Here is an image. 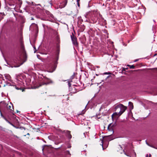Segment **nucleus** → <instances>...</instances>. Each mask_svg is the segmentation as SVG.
<instances>
[{
  "instance_id": "obj_1",
  "label": "nucleus",
  "mask_w": 157,
  "mask_h": 157,
  "mask_svg": "<svg viewBox=\"0 0 157 157\" xmlns=\"http://www.w3.org/2000/svg\"><path fill=\"white\" fill-rule=\"evenodd\" d=\"M16 80L18 82L17 85H14L13 84H12L9 82L6 83V85L8 86H14L16 89L17 90H22V91H23L24 90L22 89L23 86H25V83L24 81L26 82L25 78L21 75H16Z\"/></svg>"
},
{
  "instance_id": "obj_2",
  "label": "nucleus",
  "mask_w": 157,
  "mask_h": 157,
  "mask_svg": "<svg viewBox=\"0 0 157 157\" xmlns=\"http://www.w3.org/2000/svg\"><path fill=\"white\" fill-rule=\"evenodd\" d=\"M118 108L120 109V111L119 112L120 115H121L126 109V107L121 104H119L117 105L115 108L116 110Z\"/></svg>"
},
{
  "instance_id": "obj_3",
  "label": "nucleus",
  "mask_w": 157,
  "mask_h": 157,
  "mask_svg": "<svg viewBox=\"0 0 157 157\" xmlns=\"http://www.w3.org/2000/svg\"><path fill=\"white\" fill-rule=\"evenodd\" d=\"M43 82L41 83L40 86L53 83V82L51 79L46 77H43Z\"/></svg>"
},
{
  "instance_id": "obj_4",
  "label": "nucleus",
  "mask_w": 157,
  "mask_h": 157,
  "mask_svg": "<svg viewBox=\"0 0 157 157\" xmlns=\"http://www.w3.org/2000/svg\"><path fill=\"white\" fill-rule=\"evenodd\" d=\"M71 38L73 44L75 46H78V43L77 42V38L74 36H72L71 35Z\"/></svg>"
},
{
  "instance_id": "obj_5",
  "label": "nucleus",
  "mask_w": 157,
  "mask_h": 157,
  "mask_svg": "<svg viewBox=\"0 0 157 157\" xmlns=\"http://www.w3.org/2000/svg\"><path fill=\"white\" fill-rule=\"evenodd\" d=\"M90 19L91 20L90 21L91 23H95L98 20V18L97 17L94 15V17L93 16L91 17Z\"/></svg>"
},
{
  "instance_id": "obj_6",
  "label": "nucleus",
  "mask_w": 157,
  "mask_h": 157,
  "mask_svg": "<svg viewBox=\"0 0 157 157\" xmlns=\"http://www.w3.org/2000/svg\"><path fill=\"white\" fill-rule=\"evenodd\" d=\"M66 133V136L69 139L72 138V136L70 133V132L69 131L67 130L65 131Z\"/></svg>"
},
{
  "instance_id": "obj_7",
  "label": "nucleus",
  "mask_w": 157,
  "mask_h": 157,
  "mask_svg": "<svg viewBox=\"0 0 157 157\" xmlns=\"http://www.w3.org/2000/svg\"><path fill=\"white\" fill-rule=\"evenodd\" d=\"M103 138L104 140L105 139H106V140L108 141H110L113 139V138L111 136H108L105 137H104Z\"/></svg>"
},
{
  "instance_id": "obj_8",
  "label": "nucleus",
  "mask_w": 157,
  "mask_h": 157,
  "mask_svg": "<svg viewBox=\"0 0 157 157\" xmlns=\"http://www.w3.org/2000/svg\"><path fill=\"white\" fill-rule=\"evenodd\" d=\"M54 61L55 62V63H57V61L59 59V54L57 53L56 54L55 56L54 57Z\"/></svg>"
},
{
  "instance_id": "obj_9",
  "label": "nucleus",
  "mask_w": 157,
  "mask_h": 157,
  "mask_svg": "<svg viewBox=\"0 0 157 157\" xmlns=\"http://www.w3.org/2000/svg\"><path fill=\"white\" fill-rule=\"evenodd\" d=\"M4 75L6 79L8 80V81H10L11 80V77L8 74H5Z\"/></svg>"
},
{
  "instance_id": "obj_10",
  "label": "nucleus",
  "mask_w": 157,
  "mask_h": 157,
  "mask_svg": "<svg viewBox=\"0 0 157 157\" xmlns=\"http://www.w3.org/2000/svg\"><path fill=\"white\" fill-rule=\"evenodd\" d=\"M128 105L130 107V109H132L133 108V104L132 102H131L129 101L128 102Z\"/></svg>"
},
{
  "instance_id": "obj_11",
  "label": "nucleus",
  "mask_w": 157,
  "mask_h": 157,
  "mask_svg": "<svg viewBox=\"0 0 157 157\" xmlns=\"http://www.w3.org/2000/svg\"><path fill=\"white\" fill-rule=\"evenodd\" d=\"M78 22L81 23L83 21V20L82 19L81 17H78Z\"/></svg>"
},
{
  "instance_id": "obj_12",
  "label": "nucleus",
  "mask_w": 157,
  "mask_h": 157,
  "mask_svg": "<svg viewBox=\"0 0 157 157\" xmlns=\"http://www.w3.org/2000/svg\"><path fill=\"white\" fill-rule=\"evenodd\" d=\"M128 66L129 67L130 69H134L135 68V66L134 65H128Z\"/></svg>"
},
{
  "instance_id": "obj_13",
  "label": "nucleus",
  "mask_w": 157,
  "mask_h": 157,
  "mask_svg": "<svg viewBox=\"0 0 157 157\" xmlns=\"http://www.w3.org/2000/svg\"><path fill=\"white\" fill-rule=\"evenodd\" d=\"M119 114L120 113H119V112H118V113H117V112L114 113H113L112 115V117H113V115L120 116V115Z\"/></svg>"
},
{
  "instance_id": "obj_14",
  "label": "nucleus",
  "mask_w": 157,
  "mask_h": 157,
  "mask_svg": "<svg viewBox=\"0 0 157 157\" xmlns=\"http://www.w3.org/2000/svg\"><path fill=\"white\" fill-rule=\"evenodd\" d=\"M128 0H120V1L125 4L127 3V1Z\"/></svg>"
},
{
  "instance_id": "obj_15",
  "label": "nucleus",
  "mask_w": 157,
  "mask_h": 157,
  "mask_svg": "<svg viewBox=\"0 0 157 157\" xmlns=\"http://www.w3.org/2000/svg\"><path fill=\"white\" fill-rule=\"evenodd\" d=\"M48 17H51L52 18H53L54 19V17L53 16V15L51 13H50L49 15H48Z\"/></svg>"
},
{
  "instance_id": "obj_16",
  "label": "nucleus",
  "mask_w": 157,
  "mask_h": 157,
  "mask_svg": "<svg viewBox=\"0 0 157 157\" xmlns=\"http://www.w3.org/2000/svg\"><path fill=\"white\" fill-rule=\"evenodd\" d=\"M124 154L125 155L127 156L131 157V156L130 155V154H129V153H127L126 152H124Z\"/></svg>"
},
{
  "instance_id": "obj_17",
  "label": "nucleus",
  "mask_w": 157,
  "mask_h": 157,
  "mask_svg": "<svg viewBox=\"0 0 157 157\" xmlns=\"http://www.w3.org/2000/svg\"><path fill=\"white\" fill-rule=\"evenodd\" d=\"M7 108L8 109H10V110H12V109H11V106L8 105H7Z\"/></svg>"
},
{
  "instance_id": "obj_18",
  "label": "nucleus",
  "mask_w": 157,
  "mask_h": 157,
  "mask_svg": "<svg viewBox=\"0 0 157 157\" xmlns=\"http://www.w3.org/2000/svg\"><path fill=\"white\" fill-rule=\"evenodd\" d=\"M75 75V73H74L73 75L71 76V79H73L74 78V77Z\"/></svg>"
},
{
  "instance_id": "obj_19",
  "label": "nucleus",
  "mask_w": 157,
  "mask_h": 157,
  "mask_svg": "<svg viewBox=\"0 0 157 157\" xmlns=\"http://www.w3.org/2000/svg\"><path fill=\"white\" fill-rule=\"evenodd\" d=\"M6 121L8 123L10 124H11V125L13 126V124H12L11 123H10L8 120L7 119H6Z\"/></svg>"
},
{
  "instance_id": "obj_20",
  "label": "nucleus",
  "mask_w": 157,
  "mask_h": 157,
  "mask_svg": "<svg viewBox=\"0 0 157 157\" xmlns=\"http://www.w3.org/2000/svg\"><path fill=\"white\" fill-rule=\"evenodd\" d=\"M66 153L67 154H68L69 155H71V154L70 153V152L69 151H66Z\"/></svg>"
},
{
  "instance_id": "obj_21",
  "label": "nucleus",
  "mask_w": 157,
  "mask_h": 157,
  "mask_svg": "<svg viewBox=\"0 0 157 157\" xmlns=\"http://www.w3.org/2000/svg\"><path fill=\"white\" fill-rule=\"evenodd\" d=\"M46 13L48 15H49V14L51 13L49 11H47L46 12Z\"/></svg>"
},
{
  "instance_id": "obj_22",
  "label": "nucleus",
  "mask_w": 157,
  "mask_h": 157,
  "mask_svg": "<svg viewBox=\"0 0 157 157\" xmlns=\"http://www.w3.org/2000/svg\"><path fill=\"white\" fill-rule=\"evenodd\" d=\"M42 25L44 29H45V26L47 27V26H46V25L44 24H42Z\"/></svg>"
},
{
  "instance_id": "obj_23",
  "label": "nucleus",
  "mask_w": 157,
  "mask_h": 157,
  "mask_svg": "<svg viewBox=\"0 0 157 157\" xmlns=\"http://www.w3.org/2000/svg\"><path fill=\"white\" fill-rule=\"evenodd\" d=\"M21 48L22 49H24V46H23V44H21Z\"/></svg>"
},
{
  "instance_id": "obj_24",
  "label": "nucleus",
  "mask_w": 157,
  "mask_h": 157,
  "mask_svg": "<svg viewBox=\"0 0 157 157\" xmlns=\"http://www.w3.org/2000/svg\"><path fill=\"white\" fill-rule=\"evenodd\" d=\"M86 111L85 110H83L82 111V113L81 114H84L85 112Z\"/></svg>"
},
{
  "instance_id": "obj_25",
  "label": "nucleus",
  "mask_w": 157,
  "mask_h": 157,
  "mask_svg": "<svg viewBox=\"0 0 157 157\" xmlns=\"http://www.w3.org/2000/svg\"><path fill=\"white\" fill-rule=\"evenodd\" d=\"M101 143H102V144H101V145L102 146L103 149H104V147H103V140H101Z\"/></svg>"
},
{
  "instance_id": "obj_26",
  "label": "nucleus",
  "mask_w": 157,
  "mask_h": 157,
  "mask_svg": "<svg viewBox=\"0 0 157 157\" xmlns=\"http://www.w3.org/2000/svg\"><path fill=\"white\" fill-rule=\"evenodd\" d=\"M33 48H34V53H36V49L35 47L34 46L33 47Z\"/></svg>"
},
{
  "instance_id": "obj_27",
  "label": "nucleus",
  "mask_w": 157,
  "mask_h": 157,
  "mask_svg": "<svg viewBox=\"0 0 157 157\" xmlns=\"http://www.w3.org/2000/svg\"><path fill=\"white\" fill-rule=\"evenodd\" d=\"M68 82V86L69 87H70L71 86V83H70V82Z\"/></svg>"
},
{
  "instance_id": "obj_28",
  "label": "nucleus",
  "mask_w": 157,
  "mask_h": 157,
  "mask_svg": "<svg viewBox=\"0 0 157 157\" xmlns=\"http://www.w3.org/2000/svg\"><path fill=\"white\" fill-rule=\"evenodd\" d=\"M79 0H77V4H78V6H80V5L78 3V1H79Z\"/></svg>"
},
{
  "instance_id": "obj_29",
  "label": "nucleus",
  "mask_w": 157,
  "mask_h": 157,
  "mask_svg": "<svg viewBox=\"0 0 157 157\" xmlns=\"http://www.w3.org/2000/svg\"><path fill=\"white\" fill-rule=\"evenodd\" d=\"M0 113H1V117H4V116L2 115V114L1 112V111L0 110Z\"/></svg>"
},
{
  "instance_id": "obj_30",
  "label": "nucleus",
  "mask_w": 157,
  "mask_h": 157,
  "mask_svg": "<svg viewBox=\"0 0 157 157\" xmlns=\"http://www.w3.org/2000/svg\"><path fill=\"white\" fill-rule=\"evenodd\" d=\"M49 21L51 22H54V20H53V19H51V20H49Z\"/></svg>"
},
{
  "instance_id": "obj_31",
  "label": "nucleus",
  "mask_w": 157,
  "mask_h": 157,
  "mask_svg": "<svg viewBox=\"0 0 157 157\" xmlns=\"http://www.w3.org/2000/svg\"><path fill=\"white\" fill-rule=\"evenodd\" d=\"M99 16L100 17H101V18H102V16L100 14H99Z\"/></svg>"
},
{
  "instance_id": "obj_32",
  "label": "nucleus",
  "mask_w": 157,
  "mask_h": 157,
  "mask_svg": "<svg viewBox=\"0 0 157 157\" xmlns=\"http://www.w3.org/2000/svg\"><path fill=\"white\" fill-rule=\"evenodd\" d=\"M138 60H139L138 59H136L134 60V62H136Z\"/></svg>"
},
{
  "instance_id": "obj_33",
  "label": "nucleus",
  "mask_w": 157,
  "mask_h": 157,
  "mask_svg": "<svg viewBox=\"0 0 157 157\" xmlns=\"http://www.w3.org/2000/svg\"><path fill=\"white\" fill-rule=\"evenodd\" d=\"M104 74H105V75H106V74H108V73L107 72H105V73H104Z\"/></svg>"
},
{
  "instance_id": "obj_34",
  "label": "nucleus",
  "mask_w": 157,
  "mask_h": 157,
  "mask_svg": "<svg viewBox=\"0 0 157 157\" xmlns=\"http://www.w3.org/2000/svg\"><path fill=\"white\" fill-rule=\"evenodd\" d=\"M112 1L113 2V3H114V2H115V0H112Z\"/></svg>"
},
{
  "instance_id": "obj_35",
  "label": "nucleus",
  "mask_w": 157,
  "mask_h": 157,
  "mask_svg": "<svg viewBox=\"0 0 157 157\" xmlns=\"http://www.w3.org/2000/svg\"><path fill=\"white\" fill-rule=\"evenodd\" d=\"M5 120H6L7 119L6 118H5L4 117H3Z\"/></svg>"
},
{
  "instance_id": "obj_36",
  "label": "nucleus",
  "mask_w": 157,
  "mask_h": 157,
  "mask_svg": "<svg viewBox=\"0 0 157 157\" xmlns=\"http://www.w3.org/2000/svg\"><path fill=\"white\" fill-rule=\"evenodd\" d=\"M71 147V146H69L68 147V148H70Z\"/></svg>"
},
{
  "instance_id": "obj_37",
  "label": "nucleus",
  "mask_w": 157,
  "mask_h": 157,
  "mask_svg": "<svg viewBox=\"0 0 157 157\" xmlns=\"http://www.w3.org/2000/svg\"><path fill=\"white\" fill-rule=\"evenodd\" d=\"M123 44L125 46H126V45H127V44Z\"/></svg>"
},
{
  "instance_id": "obj_38",
  "label": "nucleus",
  "mask_w": 157,
  "mask_h": 157,
  "mask_svg": "<svg viewBox=\"0 0 157 157\" xmlns=\"http://www.w3.org/2000/svg\"><path fill=\"white\" fill-rule=\"evenodd\" d=\"M49 3H50V4L51 5H52V2H51V1H50V2H49Z\"/></svg>"
},
{
  "instance_id": "obj_39",
  "label": "nucleus",
  "mask_w": 157,
  "mask_h": 157,
  "mask_svg": "<svg viewBox=\"0 0 157 157\" xmlns=\"http://www.w3.org/2000/svg\"><path fill=\"white\" fill-rule=\"evenodd\" d=\"M61 147V146H60V147H57V148H56V149H58V148H60Z\"/></svg>"
},
{
  "instance_id": "obj_40",
  "label": "nucleus",
  "mask_w": 157,
  "mask_h": 157,
  "mask_svg": "<svg viewBox=\"0 0 157 157\" xmlns=\"http://www.w3.org/2000/svg\"><path fill=\"white\" fill-rule=\"evenodd\" d=\"M134 154H135V157H136V153L135 152H134Z\"/></svg>"
},
{
  "instance_id": "obj_41",
  "label": "nucleus",
  "mask_w": 157,
  "mask_h": 157,
  "mask_svg": "<svg viewBox=\"0 0 157 157\" xmlns=\"http://www.w3.org/2000/svg\"><path fill=\"white\" fill-rule=\"evenodd\" d=\"M41 19L42 20H45V19H43V18H41Z\"/></svg>"
},
{
  "instance_id": "obj_42",
  "label": "nucleus",
  "mask_w": 157,
  "mask_h": 157,
  "mask_svg": "<svg viewBox=\"0 0 157 157\" xmlns=\"http://www.w3.org/2000/svg\"><path fill=\"white\" fill-rule=\"evenodd\" d=\"M55 144H58V143H57V142H55Z\"/></svg>"
},
{
  "instance_id": "obj_43",
  "label": "nucleus",
  "mask_w": 157,
  "mask_h": 157,
  "mask_svg": "<svg viewBox=\"0 0 157 157\" xmlns=\"http://www.w3.org/2000/svg\"><path fill=\"white\" fill-rule=\"evenodd\" d=\"M151 154H149V157H151Z\"/></svg>"
},
{
  "instance_id": "obj_44",
  "label": "nucleus",
  "mask_w": 157,
  "mask_h": 157,
  "mask_svg": "<svg viewBox=\"0 0 157 157\" xmlns=\"http://www.w3.org/2000/svg\"><path fill=\"white\" fill-rule=\"evenodd\" d=\"M146 144H147V145H149L148 144L147 142H146Z\"/></svg>"
},
{
  "instance_id": "obj_45",
  "label": "nucleus",
  "mask_w": 157,
  "mask_h": 157,
  "mask_svg": "<svg viewBox=\"0 0 157 157\" xmlns=\"http://www.w3.org/2000/svg\"><path fill=\"white\" fill-rule=\"evenodd\" d=\"M27 135H29V133H28L27 134Z\"/></svg>"
},
{
  "instance_id": "obj_46",
  "label": "nucleus",
  "mask_w": 157,
  "mask_h": 157,
  "mask_svg": "<svg viewBox=\"0 0 157 157\" xmlns=\"http://www.w3.org/2000/svg\"><path fill=\"white\" fill-rule=\"evenodd\" d=\"M151 147H153L154 148H155V149H156L155 147H154L153 146H151Z\"/></svg>"
},
{
  "instance_id": "obj_47",
  "label": "nucleus",
  "mask_w": 157,
  "mask_h": 157,
  "mask_svg": "<svg viewBox=\"0 0 157 157\" xmlns=\"http://www.w3.org/2000/svg\"><path fill=\"white\" fill-rule=\"evenodd\" d=\"M146 157H148V154H147L146 155Z\"/></svg>"
},
{
  "instance_id": "obj_48",
  "label": "nucleus",
  "mask_w": 157,
  "mask_h": 157,
  "mask_svg": "<svg viewBox=\"0 0 157 157\" xmlns=\"http://www.w3.org/2000/svg\"><path fill=\"white\" fill-rule=\"evenodd\" d=\"M85 21H87V19H86V20Z\"/></svg>"
},
{
  "instance_id": "obj_49",
  "label": "nucleus",
  "mask_w": 157,
  "mask_h": 157,
  "mask_svg": "<svg viewBox=\"0 0 157 157\" xmlns=\"http://www.w3.org/2000/svg\"><path fill=\"white\" fill-rule=\"evenodd\" d=\"M124 70V68H123V70Z\"/></svg>"
},
{
  "instance_id": "obj_50",
  "label": "nucleus",
  "mask_w": 157,
  "mask_h": 157,
  "mask_svg": "<svg viewBox=\"0 0 157 157\" xmlns=\"http://www.w3.org/2000/svg\"><path fill=\"white\" fill-rule=\"evenodd\" d=\"M33 18H31V20H33Z\"/></svg>"
},
{
  "instance_id": "obj_51",
  "label": "nucleus",
  "mask_w": 157,
  "mask_h": 157,
  "mask_svg": "<svg viewBox=\"0 0 157 157\" xmlns=\"http://www.w3.org/2000/svg\"><path fill=\"white\" fill-rule=\"evenodd\" d=\"M85 17H86V18L87 17H86V16H85Z\"/></svg>"
},
{
  "instance_id": "obj_52",
  "label": "nucleus",
  "mask_w": 157,
  "mask_h": 157,
  "mask_svg": "<svg viewBox=\"0 0 157 157\" xmlns=\"http://www.w3.org/2000/svg\"><path fill=\"white\" fill-rule=\"evenodd\" d=\"M104 4H103V6H104Z\"/></svg>"
},
{
  "instance_id": "obj_53",
  "label": "nucleus",
  "mask_w": 157,
  "mask_h": 157,
  "mask_svg": "<svg viewBox=\"0 0 157 157\" xmlns=\"http://www.w3.org/2000/svg\"><path fill=\"white\" fill-rule=\"evenodd\" d=\"M109 76H108L107 77V78H108L109 77Z\"/></svg>"
},
{
  "instance_id": "obj_54",
  "label": "nucleus",
  "mask_w": 157,
  "mask_h": 157,
  "mask_svg": "<svg viewBox=\"0 0 157 157\" xmlns=\"http://www.w3.org/2000/svg\"><path fill=\"white\" fill-rule=\"evenodd\" d=\"M32 24H34V23H33Z\"/></svg>"
},
{
  "instance_id": "obj_55",
  "label": "nucleus",
  "mask_w": 157,
  "mask_h": 157,
  "mask_svg": "<svg viewBox=\"0 0 157 157\" xmlns=\"http://www.w3.org/2000/svg\"><path fill=\"white\" fill-rule=\"evenodd\" d=\"M5 86V85H4V86Z\"/></svg>"
},
{
  "instance_id": "obj_56",
  "label": "nucleus",
  "mask_w": 157,
  "mask_h": 157,
  "mask_svg": "<svg viewBox=\"0 0 157 157\" xmlns=\"http://www.w3.org/2000/svg\"><path fill=\"white\" fill-rule=\"evenodd\" d=\"M38 5H40V4H38Z\"/></svg>"
}]
</instances>
